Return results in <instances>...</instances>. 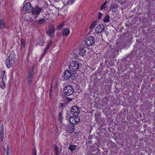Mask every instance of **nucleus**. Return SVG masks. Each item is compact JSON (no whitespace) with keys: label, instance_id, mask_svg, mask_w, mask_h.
<instances>
[{"label":"nucleus","instance_id":"ddd939ff","mask_svg":"<svg viewBox=\"0 0 155 155\" xmlns=\"http://www.w3.org/2000/svg\"><path fill=\"white\" fill-rule=\"evenodd\" d=\"M74 125H69L66 128V131L68 133H72L74 131Z\"/></svg>","mask_w":155,"mask_h":155},{"label":"nucleus","instance_id":"423d86ee","mask_svg":"<svg viewBox=\"0 0 155 155\" xmlns=\"http://www.w3.org/2000/svg\"><path fill=\"white\" fill-rule=\"evenodd\" d=\"M94 38L91 36H89L85 40L86 45L88 46L92 45L94 43Z\"/></svg>","mask_w":155,"mask_h":155},{"label":"nucleus","instance_id":"b1692460","mask_svg":"<svg viewBox=\"0 0 155 155\" xmlns=\"http://www.w3.org/2000/svg\"><path fill=\"white\" fill-rule=\"evenodd\" d=\"M45 22V19L43 18H42V19H41L38 21L37 23L38 24H43Z\"/></svg>","mask_w":155,"mask_h":155},{"label":"nucleus","instance_id":"39448f33","mask_svg":"<svg viewBox=\"0 0 155 155\" xmlns=\"http://www.w3.org/2000/svg\"><path fill=\"white\" fill-rule=\"evenodd\" d=\"M80 121V118L77 116H74L70 117L69 121L72 124H77Z\"/></svg>","mask_w":155,"mask_h":155},{"label":"nucleus","instance_id":"4468645a","mask_svg":"<svg viewBox=\"0 0 155 155\" xmlns=\"http://www.w3.org/2000/svg\"><path fill=\"white\" fill-rule=\"evenodd\" d=\"M110 6V10H111L112 12L115 13L117 12L118 8L117 6V5L112 3L111 4Z\"/></svg>","mask_w":155,"mask_h":155},{"label":"nucleus","instance_id":"393cba45","mask_svg":"<svg viewBox=\"0 0 155 155\" xmlns=\"http://www.w3.org/2000/svg\"><path fill=\"white\" fill-rule=\"evenodd\" d=\"M107 3V1H105L103 4L101 5L100 9L102 10L106 8V5Z\"/></svg>","mask_w":155,"mask_h":155},{"label":"nucleus","instance_id":"6e6552de","mask_svg":"<svg viewBox=\"0 0 155 155\" xmlns=\"http://www.w3.org/2000/svg\"><path fill=\"white\" fill-rule=\"evenodd\" d=\"M105 28L104 25L102 24L98 25L95 28V32L97 33H100L102 32L104 30Z\"/></svg>","mask_w":155,"mask_h":155},{"label":"nucleus","instance_id":"72a5a7b5","mask_svg":"<svg viewBox=\"0 0 155 155\" xmlns=\"http://www.w3.org/2000/svg\"><path fill=\"white\" fill-rule=\"evenodd\" d=\"M49 16V15L48 14L45 15L44 16V17L45 18H46V19H48V18L47 17Z\"/></svg>","mask_w":155,"mask_h":155},{"label":"nucleus","instance_id":"c9c22d12","mask_svg":"<svg viewBox=\"0 0 155 155\" xmlns=\"http://www.w3.org/2000/svg\"><path fill=\"white\" fill-rule=\"evenodd\" d=\"M10 150V147L8 146L7 147V150Z\"/></svg>","mask_w":155,"mask_h":155},{"label":"nucleus","instance_id":"5701e85b","mask_svg":"<svg viewBox=\"0 0 155 155\" xmlns=\"http://www.w3.org/2000/svg\"><path fill=\"white\" fill-rule=\"evenodd\" d=\"M54 150L55 151L56 155H58L59 154V149L57 145H55L54 146Z\"/></svg>","mask_w":155,"mask_h":155},{"label":"nucleus","instance_id":"1a4fd4ad","mask_svg":"<svg viewBox=\"0 0 155 155\" xmlns=\"http://www.w3.org/2000/svg\"><path fill=\"white\" fill-rule=\"evenodd\" d=\"M15 61L10 59V58H7L6 60L5 64L6 67L8 68L11 67L14 64Z\"/></svg>","mask_w":155,"mask_h":155},{"label":"nucleus","instance_id":"2eb2a0df","mask_svg":"<svg viewBox=\"0 0 155 155\" xmlns=\"http://www.w3.org/2000/svg\"><path fill=\"white\" fill-rule=\"evenodd\" d=\"M62 33L63 35L67 36L70 34V31L68 28L64 29L62 31Z\"/></svg>","mask_w":155,"mask_h":155},{"label":"nucleus","instance_id":"f257e3e1","mask_svg":"<svg viewBox=\"0 0 155 155\" xmlns=\"http://www.w3.org/2000/svg\"><path fill=\"white\" fill-rule=\"evenodd\" d=\"M32 8L30 3H27L21 8V11L23 14H25L30 12Z\"/></svg>","mask_w":155,"mask_h":155},{"label":"nucleus","instance_id":"6ab92c4d","mask_svg":"<svg viewBox=\"0 0 155 155\" xmlns=\"http://www.w3.org/2000/svg\"><path fill=\"white\" fill-rule=\"evenodd\" d=\"M8 26L5 24L3 20H0V28L1 29H3L5 28H7Z\"/></svg>","mask_w":155,"mask_h":155},{"label":"nucleus","instance_id":"f3484780","mask_svg":"<svg viewBox=\"0 0 155 155\" xmlns=\"http://www.w3.org/2000/svg\"><path fill=\"white\" fill-rule=\"evenodd\" d=\"M52 43V41L51 40H50L49 41L48 44L47 45L46 47L44 50V52L43 54V56H44L45 54L48 51V49L51 44Z\"/></svg>","mask_w":155,"mask_h":155},{"label":"nucleus","instance_id":"9b49d317","mask_svg":"<svg viewBox=\"0 0 155 155\" xmlns=\"http://www.w3.org/2000/svg\"><path fill=\"white\" fill-rule=\"evenodd\" d=\"M48 33L50 38H52L54 35L55 29L53 27H51L48 30Z\"/></svg>","mask_w":155,"mask_h":155},{"label":"nucleus","instance_id":"f704fd0d","mask_svg":"<svg viewBox=\"0 0 155 155\" xmlns=\"http://www.w3.org/2000/svg\"><path fill=\"white\" fill-rule=\"evenodd\" d=\"M63 106V104L62 103H60L59 104V107H62Z\"/></svg>","mask_w":155,"mask_h":155},{"label":"nucleus","instance_id":"7c9ffc66","mask_svg":"<svg viewBox=\"0 0 155 155\" xmlns=\"http://www.w3.org/2000/svg\"><path fill=\"white\" fill-rule=\"evenodd\" d=\"M2 84H1L0 87L2 88V89H4L5 88V81H3V82H2Z\"/></svg>","mask_w":155,"mask_h":155},{"label":"nucleus","instance_id":"473e14b6","mask_svg":"<svg viewBox=\"0 0 155 155\" xmlns=\"http://www.w3.org/2000/svg\"><path fill=\"white\" fill-rule=\"evenodd\" d=\"M7 155H10V150H7L6 151Z\"/></svg>","mask_w":155,"mask_h":155},{"label":"nucleus","instance_id":"4c0bfd02","mask_svg":"<svg viewBox=\"0 0 155 155\" xmlns=\"http://www.w3.org/2000/svg\"><path fill=\"white\" fill-rule=\"evenodd\" d=\"M42 44H43V43H42V44H40V43L39 44V45H42Z\"/></svg>","mask_w":155,"mask_h":155},{"label":"nucleus","instance_id":"c756f323","mask_svg":"<svg viewBox=\"0 0 155 155\" xmlns=\"http://www.w3.org/2000/svg\"><path fill=\"white\" fill-rule=\"evenodd\" d=\"M103 15L101 13H98V18L99 19H101L102 17V16Z\"/></svg>","mask_w":155,"mask_h":155},{"label":"nucleus","instance_id":"a211bd4d","mask_svg":"<svg viewBox=\"0 0 155 155\" xmlns=\"http://www.w3.org/2000/svg\"><path fill=\"white\" fill-rule=\"evenodd\" d=\"M12 59L13 60L15 61V55L14 51H11L10 53L9 56L8 58Z\"/></svg>","mask_w":155,"mask_h":155},{"label":"nucleus","instance_id":"2f4dec72","mask_svg":"<svg viewBox=\"0 0 155 155\" xmlns=\"http://www.w3.org/2000/svg\"><path fill=\"white\" fill-rule=\"evenodd\" d=\"M74 2V0H69L67 2L68 4H71Z\"/></svg>","mask_w":155,"mask_h":155},{"label":"nucleus","instance_id":"412c9836","mask_svg":"<svg viewBox=\"0 0 155 155\" xmlns=\"http://www.w3.org/2000/svg\"><path fill=\"white\" fill-rule=\"evenodd\" d=\"M77 146L73 145H70L68 149L71 151H73L77 148Z\"/></svg>","mask_w":155,"mask_h":155},{"label":"nucleus","instance_id":"e433bc0d","mask_svg":"<svg viewBox=\"0 0 155 155\" xmlns=\"http://www.w3.org/2000/svg\"><path fill=\"white\" fill-rule=\"evenodd\" d=\"M33 155H36V153L35 151H34L33 153Z\"/></svg>","mask_w":155,"mask_h":155},{"label":"nucleus","instance_id":"bb28decb","mask_svg":"<svg viewBox=\"0 0 155 155\" xmlns=\"http://www.w3.org/2000/svg\"><path fill=\"white\" fill-rule=\"evenodd\" d=\"M21 48H24L25 47V43L23 40H21Z\"/></svg>","mask_w":155,"mask_h":155},{"label":"nucleus","instance_id":"f03ea898","mask_svg":"<svg viewBox=\"0 0 155 155\" xmlns=\"http://www.w3.org/2000/svg\"><path fill=\"white\" fill-rule=\"evenodd\" d=\"M79 67L80 64L77 61H72L70 63L69 66L70 70L72 71H76Z\"/></svg>","mask_w":155,"mask_h":155},{"label":"nucleus","instance_id":"c85d7f7f","mask_svg":"<svg viewBox=\"0 0 155 155\" xmlns=\"http://www.w3.org/2000/svg\"><path fill=\"white\" fill-rule=\"evenodd\" d=\"M96 21H95L91 25L90 27V29H92V28H93L94 27V26H95V25H96Z\"/></svg>","mask_w":155,"mask_h":155},{"label":"nucleus","instance_id":"dca6fc26","mask_svg":"<svg viewBox=\"0 0 155 155\" xmlns=\"http://www.w3.org/2000/svg\"><path fill=\"white\" fill-rule=\"evenodd\" d=\"M5 71H4L1 73V74L0 79H1L2 82H3V81H5L6 80V76L5 75Z\"/></svg>","mask_w":155,"mask_h":155},{"label":"nucleus","instance_id":"4be33fe9","mask_svg":"<svg viewBox=\"0 0 155 155\" xmlns=\"http://www.w3.org/2000/svg\"><path fill=\"white\" fill-rule=\"evenodd\" d=\"M110 19V17L108 15H107L103 19V21H104V23H107L109 22Z\"/></svg>","mask_w":155,"mask_h":155},{"label":"nucleus","instance_id":"cd10ccee","mask_svg":"<svg viewBox=\"0 0 155 155\" xmlns=\"http://www.w3.org/2000/svg\"><path fill=\"white\" fill-rule=\"evenodd\" d=\"M64 23H62L60 24L59 25H58L57 27V28L58 29L60 30L64 26Z\"/></svg>","mask_w":155,"mask_h":155},{"label":"nucleus","instance_id":"7ed1b4c3","mask_svg":"<svg viewBox=\"0 0 155 155\" xmlns=\"http://www.w3.org/2000/svg\"><path fill=\"white\" fill-rule=\"evenodd\" d=\"M64 91L65 95L69 96L73 93L74 89L71 86L67 85L64 88Z\"/></svg>","mask_w":155,"mask_h":155},{"label":"nucleus","instance_id":"f8f14e48","mask_svg":"<svg viewBox=\"0 0 155 155\" xmlns=\"http://www.w3.org/2000/svg\"><path fill=\"white\" fill-rule=\"evenodd\" d=\"M64 78L65 80L69 79L71 76V73L69 71H66L64 72Z\"/></svg>","mask_w":155,"mask_h":155},{"label":"nucleus","instance_id":"a878e982","mask_svg":"<svg viewBox=\"0 0 155 155\" xmlns=\"http://www.w3.org/2000/svg\"><path fill=\"white\" fill-rule=\"evenodd\" d=\"M4 138V133L3 131H1L0 133V140L1 141H2L3 139Z\"/></svg>","mask_w":155,"mask_h":155},{"label":"nucleus","instance_id":"0eeeda50","mask_svg":"<svg viewBox=\"0 0 155 155\" xmlns=\"http://www.w3.org/2000/svg\"><path fill=\"white\" fill-rule=\"evenodd\" d=\"M33 75V69L30 70L28 73L27 77V83L28 84H31Z\"/></svg>","mask_w":155,"mask_h":155},{"label":"nucleus","instance_id":"9d476101","mask_svg":"<svg viewBox=\"0 0 155 155\" xmlns=\"http://www.w3.org/2000/svg\"><path fill=\"white\" fill-rule=\"evenodd\" d=\"M42 10V8H39L38 6H37L33 9L32 13L33 14L38 15Z\"/></svg>","mask_w":155,"mask_h":155},{"label":"nucleus","instance_id":"58836bf2","mask_svg":"<svg viewBox=\"0 0 155 155\" xmlns=\"http://www.w3.org/2000/svg\"><path fill=\"white\" fill-rule=\"evenodd\" d=\"M61 114H60H60H59V116H61Z\"/></svg>","mask_w":155,"mask_h":155},{"label":"nucleus","instance_id":"20e7f679","mask_svg":"<svg viewBox=\"0 0 155 155\" xmlns=\"http://www.w3.org/2000/svg\"><path fill=\"white\" fill-rule=\"evenodd\" d=\"M80 108L78 106H74L71 109V114L74 116H78L80 112Z\"/></svg>","mask_w":155,"mask_h":155},{"label":"nucleus","instance_id":"aec40b11","mask_svg":"<svg viewBox=\"0 0 155 155\" xmlns=\"http://www.w3.org/2000/svg\"><path fill=\"white\" fill-rule=\"evenodd\" d=\"M86 52V51L84 48H81L79 50V54L81 56H83L85 54Z\"/></svg>","mask_w":155,"mask_h":155}]
</instances>
